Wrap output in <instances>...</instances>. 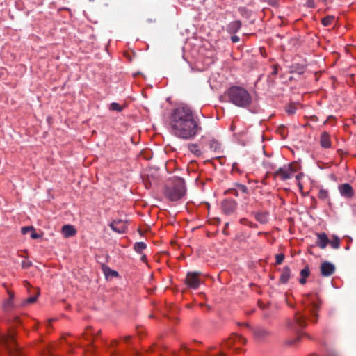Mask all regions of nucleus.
Segmentation results:
<instances>
[{
  "label": "nucleus",
  "mask_w": 356,
  "mask_h": 356,
  "mask_svg": "<svg viewBox=\"0 0 356 356\" xmlns=\"http://www.w3.org/2000/svg\"><path fill=\"white\" fill-rule=\"evenodd\" d=\"M169 126L175 136L184 140L193 138L201 130L191 108L187 106H181L172 111Z\"/></svg>",
  "instance_id": "nucleus-1"
},
{
  "label": "nucleus",
  "mask_w": 356,
  "mask_h": 356,
  "mask_svg": "<svg viewBox=\"0 0 356 356\" xmlns=\"http://www.w3.org/2000/svg\"><path fill=\"white\" fill-rule=\"evenodd\" d=\"M229 102L238 107L248 108L252 104V97L248 91L241 86H232L227 92Z\"/></svg>",
  "instance_id": "nucleus-2"
},
{
  "label": "nucleus",
  "mask_w": 356,
  "mask_h": 356,
  "mask_svg": "<svg viewBox=\"0 0 356 356\" xmlns=\"http://www.w3.org/2000/svg\"><path fill=\"white\" fill-rule=\"evenodd\" d=\"M186 188L184 180L181 177H175L165 188V197L170 201H178L186 194Z\"/></svg>",
  "instance_id": "nucleus-3"
},
{
  "label": "nucleus",
  "mask_w": 356,
  "mask_h": 356,
  "mask_svg": "<svg viewBox=\"0 0 356 356\" xmlns=\"http://www.w3.org/2000/svg\"><path fill=\"white\" fill-rule=\"evenodd\" d=\"M0 343L11 356H24L15 343L14 332L7 335L0 334Z\"/></svg>",
  "instance_id": "nucleus-4"
},
{
  "label": "nucleus",
  "mask_w": 356,
  "mask_h": 356,
  "mask_svg": "<svg viewBox=\"0 0 356 356\" xmlns=\"http://www.w3.org/2000/svg\"><path fill=\"white\" fill-rule=\"evenodd\" d=\"M302 304L304 305L305 312H308L315 317L314 321L316 322L320 307L318 296L312 294L305 295L302 300Z\"/></svg>",
  "instance_id": "nucleus-5"
},
{
  "label": "nucleus",
  "mask_w": 356,
  "mask_h": 356,
  "mask_svg": "<svg viewBox=\"0 0 356 356\" xmlns=\"http://www.w3.org/2000/svg\"><path fill=\"white\" fill-rule=\"evenodd\" d=\"M296 171V170L294 168L293 164L291 163L288 165L280 168L278 170H277L273 174V179H280L282 181H286L292 177L293 174Z\"/></svg>",
  "instance_id": "nucleus-6"
},
{
  "label": "nucleus",
  "mask_w": 356,
  "mask_h": 356,
  "mask_svg": "<svg viewBox=\"0 0 356 356\" xmlns=\"http://www.w3.org/2000/svg\"><path fill=\"white\" fill-rule=\"evenodd\" d=\"M240 193L243 195L245 200H247L249 197V190L248 187L240 183H234L233 187L225 191V195H234L236 197H238Z\"/></svg>",
  "instance_id": "nucleus-7"
},
{
  "label": "nucleus",
  "mask_w": 356,
  "mask_h": 356,
  "mask_svg": "<svg viewBox=\"0 0 356 356\" xmlns=\"http://www.w3.org/2000/svg\"><path fill=\"white\" fill-rule=\"evenodd\" d=\"M237 207V202L229 198L224 200L221 203V209L222 212L226 215L234 213Z\"/></svg>",
  "instance_id": "nucleus-8"
},
{
  "label": "nucleus",
  "mask_w": 356,
  "mask_h": 356,
  "mask_svg": "<svg viewBox=\"0 0 356 356\" xmlns=\"http://www.w3.org/2000/svg\"><path fill=\"white\" fill-rule=\"evenodd\" d=\"M199 275L200 273L197 272L188 273L186 278V284L192 289H197L200 284Z\"/></svg>",
  "instance_id": "nucleus-9"
},
{
  "label": "nucleus",
  "mask_w": 356,
  "mask_h": 356,
  "mask_svg": "<svg viewBox=\"0 0 356 356\" xmlns=\"http://www.w3.org/2000/svg\"><path fill=\"white\" fill-rule=\"evenodd\" d=\"M338 190L341 195L346 199H351L355 195L353 187L348 183L339 185Z\"/></svg>",
  "instance_id": "nucleus-10"
},
{
  "label": "nucleus",
  "mask_w": 356,
  "mask_h": 356,
  "mask_svg": "<svg viewBox=\"0 0 356 356\" xmlns=\"http://www.w3.org/2000/svg\"><path fill=\"white\" fill-rule=\"evenodd\" d=\"M246 339L241 335L232 334L227 341L222 344L223 346L231 348L234 344H245Z\"/></svg>",
  "instance_id": "nucleus-11"
},
{
  "label": "nucleus",
  "mask_w": 356,
  "mask_h": 356,
  "mask_svg": "<svg viewBox=\"0 0 356 356\" xmlns=\"http://www.w3.org/2000/svg\"><path fill=\"white\" fill-rule=\"evenodd\" d=\"M111 228L115 232L119 234H123L126 232L127 229V222L122 220H113L110 224Z\"/></svg>",
  "instance_id": "nucleus-12"
},
{
  "label": "nucleus",
  "mask_w": 356,
  "mask_h": 356,
  "mask_svg": "<svg viewBox=\"0 0 356 356\" xmlns=\"http://www.w3.org/2000/svg\"><path fill=\"white\" fill-rule=\"evenodd\" d=\"M320 270L322 276L329 277L334 273L335 266L330 262L324 261L321 264Z\"/></svg>",
  "instance_id": "nucleus-13"
},
{
  "label": "nucleus",
  "mask_w": 356,
  "mask_h": 356,
  "mask_svg": "<svg viewBox=\"0 0 356 356\" xmlns=\"http://www.w3.org/2000/svg\"><path fill=\"white\" fill-rule=\"evenodd\" d=\"M317 240L316 241V245L319 247L321 249H325L327 245L329 243L330 240L327 237V235L323 233H316Z\"/></svg>",
  "instance_id": "nucleus-14"
},
{
  "label": "nucleus",
  "mask_w": 356,
  "mask_h": 356,
  "mask_svg": "<svg viewBox=\"0 0 356 356\" xmlns=\"http://www.w3.org/2000/svg\"><path fill=\"white\" fill-rule=\"evenodd\" d=\"M294 321V323L301 328L305 327L307 325L306 321V315L299 312L296 313Z\"/></svg>",
  "instance_id": "nucleus-15"
},
{
  "label": "nucleus",
  "mask_w": 356,
  "mask_h": 356,
  "mask_svg": "<svg viewBox=\"0 0 356 356\" xmlns=\"http://www.w3.org/2000/svg\"><path fill=\"white\" fill-rule=\"evenodd\" d=\"M208 145L209 149L217 154H220L222 152V145L216 139H211L208 142Z\"/></svg>",
  "instance_id": "nucleus-16"
},
{
  "label": "nucleus",
  "mask_w": 356,
  "mask_h": 356,
  "mask_svg": "<svg viewBox=\"0 0 356 356\" xmlns=\"http://www.w3.org/2000/svg\"><path fill=\"white\" fill-rule=\"evenodd\" d=\"M320 144L323 148H329L331 147V140L329 134L326 131L323 132L321 135Z\"/></svg>",
  "instance_id": "nucleus-17"
},
{
  "label": "nucleus",
  "mask_w": 356,
  "mask_h": 356,
  "mask_svg": "<svg viewBox=\"0 0 356 356\" xmlns=\"http://www.w3.org/2000/svg\"><path fill=\"white\" fill-rule=\"evenodd\" d=\"M62 233L65 238L73 236L76 234V231L74 226L65 225L62 227Z\"/></svg>",
  "instance_id": "nucleus-18"
},
{
  "label": "nucleus",
  "mask_w": 356,
  "mask_h": 356,
  "mask_svg": "<svg viewBox=\"0 0 356 356\" xmlns=\"http://www.w3.org/2000/svg\"><path fill=\"white\" fill-rule=\"evenodd\" d=\"M291 277V269L289 266H286L282 268V273L280 276V282L282 284L288 282Z\"/></svg>",
  "instance_id": "nucleus-19"
},
{
  "label": "nucleus",
  "mask_w": 356,
  "mask_h": 356,
  "mask_svg": "<svg viewBox=\"0 0 356 356\" xmlns=\"http://www.w3.org/2000/svg\"><path fill=\"white\" fill-rule=\"evenodd\" d=\"M241 27V22L239 20H236L230 22L227 26V31L229 33H236Z\"/></svg>",
  "instance_id": "nucleus-20"
},
{
  "label": "nucleus",
  "mask_w": 356,
  "mask_h": 356,
  "mask_svg": "<svg viewBox=\"0 0 356 356\" xmlns=\"http://www.w3.org/2000/svg\"><path fill=\"white\" fill-rule=\"evenodd\" d=\"M256 220L261 224H266L268 222V213L259 212L254 213Z\"/></svg>",
  "instance_id": "nucleus-21"
},
{
  "label": "nucleus",
  "mask_w": 356,
  "mask_h": 356,
  "mask_svg": "<svg viewBox=\"0 0 356 356\" xmlns=\"http://www.w3.org/2000/svg\"><path fill=\"white\" fill-rule=\"evenodd\" d=\"M188 149L196 156H200L202 155V151L199 148V146L195 143H189L188 145Z\"/></svg>",
  "instance_id": "nucleus-22"
},
{
  "label": "nucleus",
  "mask_w": 356,
  "mask_h": 356,
  "mask_svg": "<svg viewBox=\"0 0 356 356\" xmlns=\"http://www.w3.org/2000/svg\"><path fill=\"white\" fill-rule=\"evenodd\" d=\"M300 276L301 278L300 279L299 282L301 284H305L306 283V278L310 274V270L309 266H305V268L300 270Z\"/></svg>",
  "instance_id": "nucleus-23"
},
{
  "label": "nucleus",
  "mask_w": 356,
  "mask_h": 356,
  "mask_svg": "<svg viewBox=\"0 0 356 356\" xmlns=\"http://www.w3.org/2000/svg\"><path fill=\"white\" fill-rule=\"evenodd\" d=\"M318 197L322 201L330 202L329 192L326 189L321 188L318 194Z\"/></svg>",
  "instance_id": "nucleus-24"
},
{
  "label": "nucleus",
  "mask_w": 356,
  "mask_h": 356,
  "mask_svg": "<svg viewBox=\"0 0 356 356\" xmlns=\"http://www.w3.org/2000/svg\"><path fill=\"white\" fill-rule=\"evenodd\" d=\"M146 247V244L144 242H137L134 244V249L136 252L142 253Z\"/></svg>",
  "instance_id": "nucleus-25"
},
{
  "label": "nucleus",
  "mask_w": 356,
  "mask_h": 356,
  "mask_svg": "<svg viewBox=\"0 0 356 356\" xmlns=\"http://www.w3.org/2000/svg\"><path fill=\"white\" fill-rule=\"evenodd\" d=\"M334 21V17L332 15H328L323 17L321 20V22L323 26H327L331 25Z\"/></svg>",
  "instance_id": "nucleus-26"
},
{
  "label": "nucleus",
  "mask_w": 356,
  "mask_h": 356,
  "mask_svg": "<svg viewBox=\"0 0 356 356\" xmlns=\"http://www.w3.org/2000/svg\"><path fill=\"white\" fill-rule=\"evenodd\" d=\"M103 270L106 277L108 276L117 277L118 275V273L117 271L113 270L108 267H104Z\"/></svg>",
  "instance_id": "nucleus-27"
},
{
  "label": "nucleus",
  "mask_w": 356,
  "mask_h": 356,
  "mask_svg": "<svg viewBox=\"0 0 356 356\" xmlns=\"http://www.w3.org/2000/svg\"><path fill=\"white\" fill-rule=\"evenodd\" d=\"M329 244L334 249H338L340 247V239L339 237L334 236L332 240H330Z\"/></svg>",
  "instance_id": "nucleus-28"
},
{
  "label": "nucleus",
  "mask_w": 356,
  "mask_h": 356,
  "mask_svg": "<svg viewBox=\"0 0 356 356\" xmlns=\"http://www.w3.org/2000/svg\"><path fill=\"white\" fill-rule=\"evenodd\" d=\"M269 334V332L264 329H258L255 331V335L257 337L264 338Z\"/></svg>",
  "instance_id": "nucleus-29"
},
{
  "label": "nucleus",
  "mask_w": 356,
  "mask_h": 356,
  "mask_svg": "<svg viewBox=\"0 0 356 356\" xmlns=\"http://www.w3.org/2000/svg\"><path fill=\"white\" fill-rule=\"evenodd\" d=\"M9 293V298L6 300L3 303L4 308H9L12 305V301L14 298V293L12 292H8Z\"/></svg>",
  "instance_id": "nucleus-30"
},
{
  "label": "nucleus",
  "mask_w": 356,
  "mask_h": 356,
  "mask_svg": "<svg viewBox=\"0 0 356 356\" xmlns=\"http://www.w3.org/2000/svg\"><path fill=\"white\" fill-rule=\"evenodd\" d=\"M110 109L118 112H121L123 110V107L116 102H113L110 105Z\"/></svg>",
  "instance_id": "nucleus-31"
},
{
  "label": "nucleus",
  "mask_w": 356,
  "mask_h": 356,
  "mask_svg": "<svg viewBox=\"0 0 356 356\" xmlns=\"http://www.w3.org/2000/svg\"><path fill=\"white\" fill-rule=\"evenodd\" d=\"M285 129L286 128L284 125H280L277 129V132L282 135L283 138H285L286 137Z\"/></svg>",
  "instance_id": "nucleus-32"
},
{
  "label": "nucleus",
  "mask_w": 356,
  "mask_h": 356,
  "mask_svg": "<svg viewBox=\"0 0 356 356\" xmlns=\"http://www.w3.org/2000/svg\"><path fill=\"white\" fill-rule=\"evenodd\" d=\"M296 108L295 106H293V105H289L286 108V113L289 114V115H293L296 113Z\"/></svg>",
  "instance_id": "nucleus-33"
},
{
  "label": "nucleus",
  "mask_w": 356,
  "mask_h": 356,
  "mask_svg": "<svg viewBox=\"0 0 356 356\" xmlns=\"http://www.w3.org/2000/svg\"><path fill=\"white\" fill-rule=\"evenodd\" d=\"M275 259H276V264H281L284 259V255L283 254H276Z\"/></svg>",
  "instance_id": "nucleus-34"
},
{
  "label": "nucleus",
  "mask_w": 356,
  "mask_h": 356,
  "mask_svg": "<svg viewBox=\"0 0 356 356\" xmlns=\"http://www.w3.org/2000/svg\"><path fill=\"white\" fill-rule=\"evenodd\" d=\"M32 265V262L29 260H24L22 261V268L24 269L29 268Z\"/></svg>",
  "instance_id": "nucleus-35"
},
{
  "label": "nucleus",
  "mask_w": 356,
  "mask_h": 356,
  "mask_svg": "<svg viewBox=\"0 0 356 356\" xmlns=\"http://www.w3.org/2000/svg\"><path fill=\"white\" fill-rule=\"evenodd\" d=\"M30 231H34V228L33 227H23L21 229V232L22 234H26Z\"/></svg>",
  "instance_id": "nucleus-36"
},
{
  "label": "nucleus",
  "mask_w": 356,
  "mask_h": 356,
  "mask_svg": "<svg viewBox=\"0 0 356 356\" xmlns=\"http://www.w3.org/2000/svg\"><path fill=\"white\" fill-rule=\"evenodd\" d=\"M36 300H37V297L36 296H32V297L29 298L26 300V302L31 304V303L35 302L36 301Z\"/></svg>",
  "instance_id": "nucleus-37"
},
{
  "label": "nucleus",
  "mask_w": 356,
  "mask_h": 356,
  "mask_svg": "<svg viewBox=\"0 0 356 356\" xmlns=\"http://www.w3.org/2000/svg\"><path fill=\"white\" fill-rule=\"evenodd\" d=\"M31 238L33 239H37V238H39L41 237V236L37 233L35 232V230L34 231H32V233L31 234Z\"/></svg>",
  "instance_id": "nucleus-38"
},
{
  "label": "nucleus",
  "mask_w": 356,
  "mask_h": 356,
  "mask_svg": "<svg viewBox=\"0 0 356 356\" xmlns=\"http://www.w3.org/2000/svg\"><path fill=\"white\" fill-rule=\"evenodd\" d=\"M231 40L234 42V43H236V42H239L240 40V38L237 35H233L231 37Z\"/></svg>",
  "instance_id": "nucleus-39"
},
{
  "label": "nucleus",
  "mask_w": 356,
  "mask_h": 356,
  "mask_svg": "<svg viewBox=\"0 0 356 356\" xmlns=\"http://www.w3.org/2000/svg\"><path fill=\"white\" fill-rule=\"evenodd\" d=\"M240 222H241V224H242V225H248V222H249V221H248V219H246V218H241V219L240 220Z\"/></svg>",
  "instance_id": "nucleus-40"
},
{
  "label": "nucleus",
  "mask_w": 356,
  "mask_h": 356,
  "mask_svg": "<svg viewBox=\"0 0 356 356\" xmlns=\"http://www.w3.org/2000/svg\"><path fill=\"white\" fill-rule=\"evenodd\" d=\"M299 339H300V338H299V337H297V338H296L295 340H293V341H289L288 342V343H289V344H293V343H294L295 342H296V341H299Z\"/></svg>",
  "instance_id": "nucleus-41"
},
{
  "label": "nucleus",
  "mask_w": 356,
  "mask_h": 356,
  "mask_svg": "<svg viewBox=\"0 0 356 356\" xmlns=\"http://www.w3.org/2000/svg\"><path fill=\"white\" fill-rule=\"evenodd\" d=\"M248 226H250V227H255L257 226V225L249 221Z\"/></svg>",
  "instance_id": "nucleus-42"
},
{
  "label": "nucleus",
  "mask_w": 356,
  "mask_h": 356,
  "mask_svg": "<svg viewBox=\"0 0 356 356\" xmlns=\"http://www.w3.org/2000/svg\"><path fill=\"white\" fill-rule=\"evenodd\" d=\"M302 174H298V175H297L296 176V179L297 180H300V179L302 178Z\"/></svg>",
  "instance_id": "nucleus-43"
},
{
  "label": "nucleus",
  "mask_w": 356,
  "mask_h": 356,
  "mask_svg": "<svg viewBox=\"0 0 356 356\" xmlns=\"http://www.w3.org/2000/svg\"><path fill=\"white\" fill-rule=\"evenodd\" d=\"M293 325H294V323L293 322L290 321L288 323V327L290 328H293Z\"/></svg>",
  "instance_id": "nucleus-44"
},
{
  "label": "nucleus",
  "mask_w": 356,
  "mask_h": 356,
  "mask_svg": "<svg viewBox=\"0 0 356 356\" xmlns=\"http://www.w3.org/2000/svg\"><path fill=\"white\" fill-rule=\"evenodd\" d=\"M131 339V336H127L124 338L125 342H127Z\"/></svg>",
  "instance_id": "nucleus-45"
},
{
  "label": "nucleus",
  "mask_w": 356,
  "mask_h": 356,
  "mask_svg": "<svg viewBox=\"0 0 356 356\" xmlns=\"http://www.w3.org/2000/svg\"><path fill=\"white\" fill-rule=\"evenodd\" d=\"M141 260L144 262H145L147 261V258H146V256L145 255H143L141 257Z\"/></svg>",
  "instance_id": "nucleus-46"
},
{
  "label": "nucleus",
  "mask_w": 356,
  "mask_h": 356,
  "mask_svg": "<svg viewBox=\"0 0 356 356\" xmlns=\"http://www.w3.org/2000/svg\"><path fill=\"white\" fill-rule=\"evenodd\" d=\"M326 356H340V355L338 354H336V353H330V354H327Z\"/></svg>",
  "instance_id": "nucleus-47"
},
{
  "label": "nucleus",
  "mask_w": 356,
  "mask_h": 356,
  "mask_svg": "<svg viewBox=\"0 0 356 356\" xmlns=\"http://www.w3.org/2000/svg\"><path fill=\"white\" fill-rule=\"evenodd\" d=\"M277 73V69L275 68V69H274V70L273 71L272 74H276Z\"/></svg>",
  "instance_id": "nucleus-48"
},
{
  "label": "nucleus",
  "mask_w": 356,
  "mask_h": 356,
  "mask_svg": "<svg viewBox=\"0 0 356 356\" xmlns=\"http://www.w3.org/2000/svg\"><path fill=\"white\" fill-rule=\"evenodd\" d=\"M237 164L236 163H234L233 164V170H235V169H237V167H236Z\"/></svg>",
  "instance_id": "nucleus-49"
},
{
  "label": "nucleus",
  "mask_w": 356,
  "mask_h": 356,
  "mask_svg": "<svg viewBox=\"0 0 356 356\" xmlns=\"http://www.w3.org/2000/svg\"><path fill=\"white\" fill-rule=\"evenodd\" d=\"M219 355L220 356H225V354L222 351L220 352Z\"/></svg>",
  "instance_id": "nucleus-50"
},
{
  "label": "nucleus",
  "mask_w": 356,
  "mask_h": 356,
  "mask_svg": "<svg viewBox=\"0 0 356 356\" xmlns=\"http://www.w3.org/2000/svg\"><path fill=\"white\" fill-rule=\"evenodd\" d=\"M29 285H30V284H29V282H24V286H29Z\"/></svg>",
  "instance_id": "nucleus-51"
},
{
  "label": "nucleus",
  "mask_w": 356,
  "mask_h": 356,
  "mask_svg": "<svg viewBox=\"0 0 356 356\" xmlns=\"http://www.w3.org/2000/svg\"><path fill=\"white\" fill-rule=\"evenodd\" d=\"M298 186H299V187H300V189H302V184H300V183H299V184H298Z\"/></svg>",
  "instance_id": "nucleus-52"
},
{
  "label": "nucleus",
  "mask_w": 356,
  "mask_h": 356,
  "mask_svg": "<svg viewBox=\"0 0 356 356\" xmlns=\"http://www.w3.org/2000/svg\"><path fill=\"white\" fill-rule=\"evenodd\" d=\"M83 335L86 339H88V338L86 337V333H84Z\"/></svg>",
  "instance_id": "nucleus-53"
},
{
  "label": "nucleus",
  "mask_w": 356,
  "mask_h": 356,
  "mask_svg": "<svg viewBox=\"0 0 356 356\" xmlns=\"http://www.w3.org/2000/svg\"><path fill=\"white\" fill-rule=\"evenodd\" d=\"M228 225H229V223H228V222H227V223L225 224V227H228Z\"/></svg>",
  "instance_id": "nucleus-54"
}]
</instances>
